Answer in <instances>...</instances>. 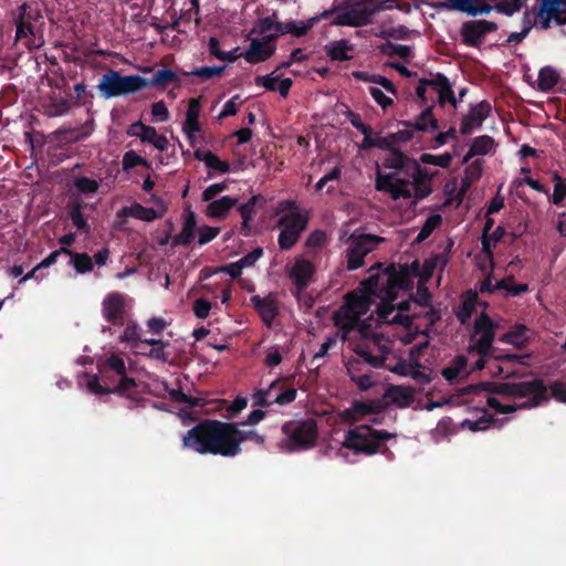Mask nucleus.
I'll use <instances>...</instances> for the list:
<instances>
[{"label":"nucleus","mask_w":566,"mask_h":566,"mask_svg":"<svg viewBox=\"0 0 566 566\" xmlns=\"http://www.w3.org/2000/svg\"><path fill=\"white\" fill-rule=\"evenodd\" d=\"M282 433L286 437L285 446L289 451L308 450L318 438L317 422L313 418L290 420L283 423Z\"/></svg>","instance_id":"6"},{"label":"nucleus","mask_w":566,"mask_h":566,"mask_svg":"<svg viewBox=\"0 0 566 566\" xmlns=\"http://www.w3.org/2000/svg\"><path fill=\"white\" fill-rule=\"evenodd\" d=\"M474 0H448L441 7L447 10H457L469 15L476 17L479 14H489L492 7L488 3L474 4Z\"/></svg>","instance_id":"28"},{"label":"nucleus","mask_w":566,"mask_h":566,"mask_svg":"<svg viewBox=\"0 0 566 566\" xmlns=\"http://www.w3.org/2000/svg\"><path fill=\"white\" fill-rule=\"evenodd\" d=\"M166 211V208H163L161 211H158L154 208H147L142 206L138 202H134L132 206H126L122 208L117 212V218L126 219L127 217H132L142 221L150 222L157 219H160Z\"/></svg>","instance_id":"23"},{"label":"nucleus","mask_w":566,"mask_h":566,"mask_svg":"<svg viewBox=\"0 0 566 566\" xmlns=\"http://www.w3.org/2000/svg\"><path fill=\"white\" fill-rule=\"evenodd\" d=\"M555 186H554V192L552 196V201L554 205L559 206L563 203L565 197H566V180L562 178L560 176H555Z\"/></svg>","instance_id":"56"},{"label":"nucleus","mask_w":566,"mask_h":566,"mask_svg":"<svg viewBox=\"0 0 566 566\" xmlns=\"http://www.w3.org/2000/svg\"><path fill=\"white\" fill-rule=\"evenodd\" d=\"M500 340L521 348L527 342L526 327L524 325H517L512 331L502 335Z\"/></svg>","instance_id":"44"},{"label":"nucleus","mask_w":566,"mask_h":566,"mask_svg":"<svg viewBox=\"0 0 566 566\" xmlns=\"http://www.w3.org/2000/svg\"><path fill=\"white\" fill-rule=\"evenodd\" d=\"M479 303L478 292L474 290H468L463 293L461 297V306L459 311L455 313L457 319L461 325H465L469 323L472 314L475 311V307Z\"/></svg>","instance_id":"33"},{"label":"nucleus","mask_w":566,"mask_h":566,"mask_svg":"<svg viewBox=\"0 0 566 566\" xmlns=\"http://www.w3.org/2000/svg\"><path fill=\"white\" fill-rule=\"evenodd\" d=\"M102 314L106 322L113 325L124 324L125 297L118 292L106 295L102 302Z\"/></svg>","instance_id":"16"},{"label":"nucleus","mask_w":566,"mask_h":566,"mask_svg":"<svg viewBox=\"0 0 566 566\" xmlns=\"http://www.w3.org/2000/svg\"><path fill=\"white\" fill-rule=\"evenodd\" d=\"M473 329L475 334H480V337L471 349L475 350L478 354L490 355L497 324H495L491 317L483 312L475 318Z\"/></svg>","instance_id":"12"},{"label":"nucleus","mask_w":566,"mask_h":566,"mask_svg":"<svg viewBox=\"0 0 566 566\" xmlns=\"http://www.w3.org/2000/svg\"><path fill=\"white\" fill-rule=\"evenodd\" d=\"M71 108V104L66 98H59L51 103L49 106L50 116H62Z\"/></svg>","instance_id":"59"},{"label":"nucleus","mask_w":566,"mask_h":566,"mask_svg":"<svg viewBox=\"0 0 566 566\" xmlns=\"http://www.w3.org/2000/svg\"><path fill=\"white\" fill-rule=\"evenodd\" d=\"M492 111L491 104L488 101H481L478 104L471 105L469 113L463 116L460 133L462 135H470L474 128L482 126L483 122L490 116Z\"/></svg>","instance_id":"17"},{"label":"nucleus","mask_w":566,"mask_h":566,"mask_svg":"<svg viewBox=\"0 0 566 566\" xmlns=\"http://www.w3.org/2000/svg\"><path fill=\"white\" fill-rule=\"evenodd\" d=\"M284 205L293 207V211L282 216L277 221V227L281 229L277 243L281 250L286 251L295 245L301 233L306 229L308 219L294 207L293 202L285 201Z\"/></svg>","instance_id":"8"},{"label":"nucleus","mask_w":566,"mask_h":566,"mask_svg":"<svg viewBox=\"0 0 566 566\" xmlns=\"http://www.w3.org/2000/svg\"><path fill=\"white\" fill-rule=\"evenodd\" d=\"M434 102L427 107L412 120H402L403 127H412L415 132H434L439 128L438 119L433 115Z\"/></svg>","instance_id":"24"},{"label":"nucleus","mask_w":566,"mask_h":566,"mask_svg":"<svg viewBox=\"0 0 566 566\" xmlns=\"http://www.w3.org/2000/svg\"><path fill=\"white\" fill-rule=\"evenodd\" d=\"M97 88L101 96L112 98L134 94L146 88L145 77L140 75H122L118 71L108 69L102 76Z\"/></svg>","instance_id":"7"},{"label":"nucleus","mask_w":566,"mask_h":566,"mask_svg":"<svg viewBox=\"0 0 566 566\" xmlns=\"http://www.w3.org/2000/svg\"><path fill=\"white\" fill-rule=\"evenodd\" d=\"M486 405L494 409L499 413H512L520 409L517 405H503L499 399L494 397H488Z\"/></svg>","instance_id":"61"},{"label":"nucleus","mask_w":566,"mask_h":566,"mask_svg":"<svg viewBox=\"0 0 566 566\" xmlns=\"http://www.w3.org/2000/svg\"><path fill=\"white\" fill-rule=\"evenodd\" d=\"M388 156L384 160V167L395 169L391 174H377L375 188L378 191L388 192L395 200L411 198L410 180L401 178L399 175L407 174L410 170L418 171V161L408 157L397 147L387 149Z\"/></svg>","instance_id":"3"},{"label":"nucleus","mask_w":566,"mask_h":566,"mask_svg":"<svg viewBox=\"0 0 566 566\" xmlns=\"http://www.w3.org/2000/svg\"><path fill=\"white\" fill-rule=\"evenodd\" d=\"M18 15L14 19L15 24V41L25 40V45L30 46L32 38L34 36V27L29 20H24L23 14L25 7L18 8Z\"/></svg>","instance_id":"36"},{"label":"nucleus","mask_w":566,"mask_h":566,"mask_svg":"<svg viewBox=\"0 0 566 566\" xmlns=\"http://www.w3.org/2000/svg\"><path fill=\"white\" fill-rule=\"evenodd\" d=\"M276 46L265 45L259 39H253L250 43L249 49L241 53L247 62L256 64L269 60L275 52Z\"/></svg>","instance_id":"29"},{"label":"nucleus","mask_w":566,"mask_h":566,"mask_svg":"<svg viewBox=\"0 0 566 566\" xmlns=\"http://www.w3.org/2000/svg\"><path fill=\"white\" fill-rule=\"evenodd\" d=\"M260 201H264V198L261 195H254L247 202L238 207L242 218V223L239 230L241 235L250 237L252 234L250 222L255 216V207Z\"/></svg>","instance_id":"30"},{"label":"nucleus","mask_w":566,"mask_h":566,"mask_svg":"<svg viewBox=\"0 0 566 566\" xmlns=\"http://www.w3.org/2000/svg\"><path fill=\"white\" fill-rule=\"evenodd\" d=\"M430 87L437 92L439 106L443 107L447 103L454 108L458 107V99L454 95L452 84L443 73L431 74Z\"/></svg>","instance_id":"20"},{"label":"nucleus","mask_w":566,"mask_h":566,"mask_svg":"<svg viewBox=\"0 0 566 566\" xmlns=\"http://www.w3.org/2000/svg\"><path fill=\"white\" fill-rule=\"evenodd\" d=\"M98 371L104 380H106L108 373L114 371L118 377L124 376L126 373V365L124 359L117 355L112 354L104 361H99Z\"/></svg>","instance_id":"39"},{"label":"nucleus","mask_w":566,"mask_h":566,"mask_svg":"<svg viewBox=\"0 0 566 566\" xmlns=\"http://www.w3.org/2000/svg\"><path fill=\"white\" fill-rule=\"evenodd\" d=\"M226 67H227L226 65H222V66H203V67L195 69L191 72H186L185 75H187V76H197V77H199L202 81H207V80H210L212 77L220 76L224 72Z\"/></svg>","instance_id":"53"},{"label":"nucleus","mask_w":566,"mask_h":566,"mask_svg":"<svg viewBox=\"0 0 566 566\" xmlns=\"http://www.w3.org/2000/svg\"><path fill=\"white\" fill-rule=\"evenodd\" d=\"M238 200L229 196L212 200L207 206V216L211 218L222 219L237 205Z\"/></svg>","instance_id":"38"},{"label":"nucleus","mask_w":566,"mask_h":566,"mask_svg":"<svg viewBox=\"0 0 566 566\" xmlns=\"http://www.w3.org/2000/svg\"><path fill=\"white\" fill-rule=\"evenodd\" d=\"M66 255L70 258L69 264L72 265L78 274L91 272L94 268L92 258L87 253L71 250V253H66Z\"/></svg>","instance_id":"41"},{"label":"nucleus","mask_w":566,"mask_h":566,"mask_svg":"<svg viewBox=\"0 0 566 566\" xmlns=\"http://www.w3.org/2000/svg\"><path fill=\"white\" fill-rule=\"evenodd\" d=\"M394 437L395 434L386 430H376L363 424L346 432L342 448L353 450L356 454L374 455L379 451L381 442Z\"/></svg>","instance_id":"5"},{"label":"nucleus","mask_w":566,"mask_h":566,"mask_svg":"<svg viewBox=\"0 0 566 566\" xmlns=\"http://www.w3.org/2000/svg\"><path fill=\"white\" fill-rule=\"evenodd\" d=\"M251 304L261 317L265 326L272 327L273 321L279 315L277 304L274 297L271 295L261 297L260 295H253L250 298Z\"/></svg>","instance_id":"21"},{"label":"nucleus","mask_w":566,"mask_h":566,"mask_svg":"<svg viewBox=\"0 0 566 566\" xmlns=\"http://www.w3.org/2000/svg\"><path fill=\"white\" fill-rule=\"evenodd\" d=\"M441 223H442V217L440 214L434 213V214H431L430 217H428L416 238V242L420 243V242L424 241L426 239H428L431 235V233L437 228L440 227Z\"/></svg>","instance_id":"47"},{"label":"nucleus","mask_w":566,"mask_h":566,"mask_svg":"<svg viewBox=\"0 0 566 566\" xmlns=\"http://www.w3.org/2000/svg\"><path fill=\"white\" fill-rule=\"evenodd\" d=\"M389 147V144L387 143V138L385 136H377L373 138L371 136L364 137L361 143L363 149H369V148H379V149H387Z\"/></svg>","instance_id":"62"},{"label":"nucleus","mask_w":566,"mask_h":566,"mask_svg":"<svg viewBox=\"0 0 566 566\" xmlns=\"http://www.w3.org/2000/svg\"><path fill=\"white\" fill-rule=\"evenodd\" d=\"M286 271L289 279L300 294L310 286L315 274V265L310 260L298 256L292 266L286 268Z\"/></svg>","instance_id":"14"},{"label":"nucleus","mask_w":566,"mask_h":566,"mask_svg":"<svg viewBox=\"0 0 566 566\" xmlns=\"http://www.w3.org/2000/svg\"><path fill=\"white\" fill-rule=\"evenodd\" d=\"M374 11L370 4L357 0L349 10L335 17L333 25L365 27L373 22Z\"/></svg>","instance_id":"11"},{"label":"nucleus","mask_w":566,"mask_h":566,"mask_svg":"<svg viewBox=\"0 0 566 566\" xmlns=\"http://www.w3.org/2000/svg\"><path fill=\"white\" fill-rule=\"evenodd\" d=\"M274 74L275 73H271V74H268L264 76H262V75L255 76V78H254L255 85L262 86L270 92H275L276 86H277L276 84L280 80V76L274 75Z\"/></svg>","instance_id":"58"},{"label":"nucleus","mask_w":566,"mask_h":566,"mask_svg":"<svg viewBox=\"0 0 566 566\" xmlns=\"http://www.w3.org/2000/svg\"><path fill=\"white\" fill-rule=\"evenodd\" d=\"M73 185L80 193L86 196L97 192L99 188V184L97 180L91 179L85 176L75 177L73 180Z\"/></svg>","instance_id":"52"},{"label":"nucleus","mask_w":566,"mask_h":566,"mask_svg":"<svg viewBox=\"0 0 566 566\" xmlns=\"http://www.w3.org/2000/svg\"><path fill=\"white\" fill-rule=\"evenodd\" d=\"M363 294L358 295L355 292L348 293L344 308L350 318L359 317L367 313L369 310L370 297L373 295L367 294L365 287L361 285Z\"/></svg>","instance_id":"26"},{"label":"nucleus","mask_w":566,"mask_h":566,"mask_svg":"<svg viewBox=\"0 0 566 566\" xmlns=\"http://www.w3.org/2000/svg\"><path fill=\"white\" fill-rule=\"evenodd\" d=\"M468 392L486 391L496 394L509 398H515V381L492 382L483 381L475 385H470L467 388Z\"/></svg>","instance_id":"27"},{"label":"nucleus","mask_w":566,"mask_h":566,"mask_svg":"<svg viewBox=\"0 0 566 566\" xmlns=\"http://www.w3.org/2000/svg\"><path fill=\"white\" fill-rule=\"evenodd\" d=\"M379 51L384 55H397L403 60H408L412 55V50L409 45L396 44L390 41H387L379 45Z\"/></svg>","instance_id":"45"},{"label":"nucleus","mask_w":566,"mask_h":566,"mask_svg":"<svg viewBox=\"0 0 566 566\" xmlns=\"http://www.w3.org/2000/svg\"><path fill=\"white\" fill-rule=\"evenodd\" d=\"M418 171L410 170L407 174V177H410L412 180L410 181V190H415V198L417 200L427 198L432 192V187L430 185L431 175L424 168H422L418 164Z\"/></svg>","instance_id":"22"},{"label":"nucleus","mask_w":566,"mask_h":566,"mask_svg":"<svg viewBox=\"0 0 566 566\" xmlns=\"http://www.w3.org/2000/svg\"><path fill=\"white\" fill-rule=\"evenodd\" d=\"M178 74L168 69H161L155 72L151 78H145L146 87L154 86L165 91L169 84L179 85Z\"/></svg>","instance_id":"35"},{"label":"nucleus","mask_w":566,"mask_h":566,"mask_svg":"<svg viewBox=\"0 0 566 566\" xmlns=\"http://www.w3.org/2000/svg\"><path fill=\"white\" fill-rule=\"evenodd\" d=\"M336 11V8H332L323 11L319 14L311 17L306 21H289V22H276L275 31L279 32L280 35H284L287 33L293 34L296 38H301L307 34V32L321 20L328 19Z\"/></svg>","instance_id":"15"},{"label":"nucleus","mask_w":566,"mask_h":566,"mask_svg":"<svg viewBox=\"0 0 566 566\" xmlns=\"http://www.w3.org/2000/svg\"><path fill=\"white\" fill-rule=\"evenodd\" d=\"M324 50L332 61L345 62L352 59L349 52L354 50V46L348 40L342 39L327 43Z\"/></svg>","instance_id":"34"},{"label":"nucleus","mask_w":566,"mask_h":566,"mask_svg":"<svg viewBox=\"0 0 566 566\" xmlns=\"http://www.w3.org/2000/svg\"><path fill=\"white\" fill-rule=\"evenodd\" d=\"M504 421H507V418L499 420V419H495L492 415H490L488 411L484 410L483 415L476 420L465 419L462 422V427L468 428L472 432H476V431L486 430L490 427L496 426V424L499 427H501Z\"/></svg>","instance_id":"40"},{"label":"nucleus","mask_w":566,"mask_h":566,"mask_svg":"<svg viewBox=\"0 0 566 566\" xmlns=\"http://www.w3.org/2000/svg\"><path fill=\"white\" fill-rule=\"evenodd\" d=\"M192 310L198 318L205 319L209 316L211 304L206 298H199L195 301Z\"/></svg>","instance_id":"64"},{"label":"nucleus","mask_w":566,"mask_h":566,"mask_svg":"<svg viewBox=\"0 0 566 566\" xmlns=\"http://www.w3.org/2000/svg\"><path fill=\"white\" fill-rule=\"evenodd\" d=\"M198 232H199L198 243L200 245H205V244L211 242L219 234L220 229L217 227L203 226L198 230Z\"/></svg>","instance_id":"60"},{"label":"nucleus","mask_w":566,"mask_h":566,"mask_svg":"<svg viewBox=\"0 0 566 566\" xmlns=\"http://www.w3.org/2000/svg\"><path fill=\"white\" fill-rule=\"evenodd\" d=\"M381 263H377L369 269V276L360 282L367 294L374 295L380 300L377 306V315L380 321L391 324L409 326L412 318L400 313L394 314L396 307L392 302L397 298L399 291L412 289V273L408 265L399 269L389 264L380 271Z\"/></svg>","instance_id":"2"},{"label":"nucleus","mask_w":566,"mask_h":566,"mask_svg":"<svg viewBox=\"0 0 566 566\" xmlns=\"http://www.w3.org/2000/svg\"><path fill=\"white\" fill-rule=\"evenodd\" d=\"M87 389L95 395H106L112 392V388L106 384L103 386L97 375H90L87 382Z\"/></svg>","instance_id":"57"},{"label":"nucleus","mask_w":566,"mask_h":566,"mask_svg":"<svg viewBox=\"0 0 566 566\" xmlns=\"http://www.w3.org/2000/svg\"><path fill=\"white\" fill-rule=\"evenodd\" d=\"M497 30V24L489 20H471L462 23L460 35L462 42L472 48H480L488 33Z\"/></svg>","instance_id":"13"},{"label":"nucleus","mask_w":566,"mask_h":566,"mask_svg":"<svg viewBox=\"0 0 566 566\" xmlns=\"http://www.w3.org/2000/svg\"><path fill=\"white\" fill-rule=\"evenodd\" d=\"M559 81L558 72L552 66H544L538 72L537 86L542 92L551 91Z\"/></svg>","instance_id":"42"},{"label":"nucleus","mask_w":566,"mask_h":566,"mask_svg":"<svg viewBox=\"0 0 566 566\" xmlns=\"http://www.w3.org/2000/svg\"><path fill=\"white\" fill-rule=\"evenodd\" d=\"M370 6L373 8L374 14L392 9H397L403 13H409L411 11L410 2L402 0H378L376 3Z\"/></svg>","instance_id":"43"},{"label":"nucleus","mask_w":566,"mask_h":566,"mask_svg":"<svg viewBox=\"0 0 566 566\" xmlns=\"http://www.w3.org/2000/svg\"><path fill=\"white\" fill-rule=\"evenodd\" d=\"M277 380V392L275 395V398H273V401L274 403H277L280 406L290 405L296 399L297 390L293 387H284L283 385H281V380Z\"/></svg>","instance_id":"51"},{"label":"nucleus","mask_w":566,"mask_h":566,"mask_svg":"<svg viewBox=\"0 0 566 566\" xmlns=\"http://www.w3.org/2000/svg\"><path fill=\"white\" fill-rule=\"evenodd\" d=\"M381 409L382 405L380 401L377 400L355 401L353 403V407L343 410L339 417L342 421L347 422L349 424H355L363 417L378 413Z\"/></svg>","instance_id":"18"},{"label":"nucleus","mask_w":566,"mask_h":566,"mask_svg":"<svg viewBox=\"0 0 566 566\" xmlns=\"http://www.w3.org/2000/svg\"><path fill=\"white\" fill-rule=\"evenodd\" d=\"M279 380L272 381L268 389H260L253 395V403L258 407H270L274 403L272 399V392L276 390Z\"/></svg>","instance_id":"49"},{"label":"nucleus","mask_w":566,"mask_h":566,"mask_svg":"<svg viewBox=\"0 0 566 566\" xmlns=\"http://www.w3.org/2000/svg\"><path fill=\"white\" fill-rule=\"evenodd\" d=\"M239 427V422L201 420L184 434L182 447L199 454L234 458L242 452L241 444L247 440L264 446L265 436L256 430H242Z\"/></svg>","instance_id":"1"},{"label":"nucleus","mask_w":566,"mask_h":566,"mask_svg":"<svg viewBox=\"0 0 566 566\" xmlns=\"http://www.w3.org/2000/svg\"><path fill=\"white\" fill-rule=\"evenodd\" d=\"M515 398H527L520 409L536 408L549 400L547 386L541 378L515 381Z\"/></svg>","instance_id":"10"},{"label":"nucleus","mask_w":566,"mask_h":566,"mask_svg":"<svg viewBox=\"0 0 566 566\" xmlns=\"http://www.w3.org/2000/svg\"><path fill=\"white\" fill-rule=\"evenodd\" d=\"M495 289L505 290L507 294L512 296H517L522 293L528 291L527 284H515V280L513 275L506 276L500 281H497L494 285Z\"/></svg>","instance_id":"46"},{"label":"nucleus","mask_w":566,"mask_h":566,"mask_svg":"<svg viewBox=\"0 0 566 566\" xmlns=\"http://www.w3.org/2000/svg\"><path fill=\"white\" fill-rule=\"evenodd\" d=\"M384 241L385 238L375 234H352L347 240V270L354 271L361 268L365 263V256Z\"/></svg>","instance_id":"9"},{"label":"nucleus","mask_w":566,"mask_h":566,"mask_svg":"<svg viewBox=\"0 0 566 566\" xmlns=\"http://www.w3.org/2000/svg\"><path fill=\"white\" fill-rule=\"evenodd\" d=\"M451 161H452V155L449 153H446L440 156H436V155H431V154H422L420 156V163L438 166L441 168H448L451 165Z\"/></svg>","instance_id":"55"},{"label":"nucleus","mask_w":566,"mask_h":566,"mask_svg":"<svg viewBox=\"0 0 566 566\" xmlns=\"http://www.w3.org/2000/svg\"><path fill=\"white\" fill-rule=\"evenodd\" d=\"M344 335L356 331L359 340L354 345V353L374 368L385 367V355L390 353V346L384 344V336L371 331V324L360 321L359 317L350 318L344 328Z\"/></svg>","instance_id":"4"},{"label":"nucleus","mask_w":566,"mask_h":566,"mask_svg":"<svg viewBox=\"0 0 566 566\" xmlns=\"http://www.w3.org/2000/svg\"><path fill=\"white\" fill-rule=\"evenodd\" d=\"M87 205L81 198L74 197L66 203V213L78 233L90 235L92 228L83 213Z\"/></svg>","instance_id":"19"},{"label":"nucleus","mask_w":566,"mask_h":566,"mask_svg":"<svg viewBox=\"0 0 566 566\" xmlns=\"http://www.w3.org/2000/svg\"><path fill=\"white\" fill-rule=\"evenodd\" d=\"M494 146V139L489 135L475 137L471 144V155H488Z\"/></svg>","instance_id":"48"},{"label":"nucleus","mask_w":566,"mask_h":566,"mask_svg":"<svg viewBox=\"0 0 566 566\" xmlns=\"http://www.w3.org/2000/svg\"><path fill=\"white\" fill-rule=\"evenodd\" d=\"M193 156L197 160L203 161L205 165L210 169H214L222 174L230 171V164L228 161L221 160L210 150H202L198 148L195 150Z\"/></svg>","instance_id":"37"},{"label":"nucleus","mask_w":566,"mask_h":566,"mask_svg":"<svg viewBox=\"0 0 566 566\" xmlns=\"http://www.w3.org/2000/svg\"><path fill=\"white\" fill-rule=\"evenodd\" d=\"M415 133L416 132L412 127H403V129H399L396 133L385 136V138H387V143L389 144L387 149H391L392 146L397 147V144L399 143H407L411 140Z\"/></svg>","instance_id":"54"},{"label":"nucleus","mask_w":566,"mask_h":566,"mask_svg":"<svg viewBox=\"0 0 566 566\" xmlns=\"http://www.w3.org/2000/svg\"><path fill=\"white\" fill-rule=\"evenodd\" d=\"M369 93L375 99V102L381 106L382 109H386L390 105H392V98L388 97L380 88L371 86L369 87Z\"/></svg>","instance_id":"63"},{"label":"nucleus","mask_w":566,"mask_h":566,"mask_svg":"<svg viewBox=\"0 0 566 566\" xmlns=\"http://www.w3.org/2000/svg\"><path fill=\"white\" fill-rule=\"evenodd\" d=\"M385 398L400 408L409 407L415 398L411 387L391 385L385 391Z\"/></svg>","instance_id":"31"},{"label":"nucleus","mask_w":566,"mask_h":566,"mask_svg":"<svg viewBox=\"0 0 566 566\" xmlns=\"http://www.w3.org/2000/svg\"><path fill=\"white\" fill-rule=\"evenodd\" d=\"M122 343H128L132 348H138L142 342L140 329L137 324H128L119 336Z\"/></svg>","instance_id":"50"},{"label":"nucleus","mask_w":566,"mask_h":566,"mask_svg":"<svg viewBox=\"0 0 566 566\" xmlns=\"http://www.w3.org/2000/svg\"><path fill=\"white\" fill-rule=\"evenodd\" d=\"M197 230V216L189 208L186 210L184 216L182 229L180 233L172 238L171 245L172 248L184 245H189L196 238Z\"/></svg>","instance_id":"25"},{"label":"nucleus","mask_w":566,"mask_h":566,"mask_svg":"<svg viewBox=\"0 0 566 566\" xmlns=\"http://www.w3.org/2000/svg\"><path fill=\"white\" fill-rule=\"evenodd\" d=\"M564 0H542L538 11L541 20V28L547 30L551 27L552 20L557 24L559 13H563L562 3Z\"/></svg>","instance_id":"32"}]
</instances>
